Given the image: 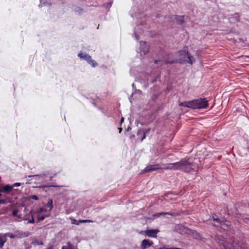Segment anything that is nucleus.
I'll return each mask as SVG.
<instances>
[{
    "label": "nucleus",
    "instance_id": "nucleus-1",
    "mask_svg": "<svg viewBox=\"0 0 249 249\" xmlns=\"http://www.w3.org/2000/svg\"><path fill=\"white\" fill-rule=\"evenodd\" d=\"M196 165L194 163L190 162L185 159H182L178 162V170H181L184 172L189 173L194 170Z\"/></svg>",
    "mask_w": 249,
    "mask_h": 249
},
{
    "label": "nucleus",
    "instance_id": "nucleus-2",
    "mask_svg": "<svg viewBox=\"0 0 249 249\" xmlns=\"http://www.w3.org/2000/svg\"><path fill=\"white\" fill-rule=\"evenodd\" d=\"M178 53L179 56V61L180 63L184 62L190 64H193V63L196 61L194 57L192 55H190L187 51H179Z\"/></svg>",
    "mask_w": 249,
    "mask_h": 249
},
{
    "label": "nucleus",
    "instance_id": "nucleus-3",
    "mask_svg": "<svg viewBox=\"0 0 249 249\" xmlns=\"http://www.w3.org/2000/svg\"><path fill=\"white\" fill-rule=\"evenodd\" d=\"M208 106V101L206 98H199L194 100V109L206 108Z\"/></svg>",
    "mask_w": 249,
    "mask_h": 249
},
{
    "label": "nucleus",
    "instance_id": "nucleus-4",
    "mask_svg": "<svg viewBox=\"0 0 249 249\" xmlns=\"http://www.w3.org/2000/svg\"><path fill=\"white\" fill-rule=\"evenodd\" d=\"M177 61V60L174 58L172 56V54H169L166 57L164 58L162 60H155V63L156 64H159V63H161L160 65H162L163 64H172L175 63Z\"/></svg>",
    "mask_w": 249,
    "mask_h": 249
},
{
    "label": "nucleus",
    "instance_id": "nucleus-5",
    "mask_svg": "<svg viewBox=\"0 0 249 249\" xmlns=\"http://www.w3.org/2000/svg\"><path fill=\"white\" fill-rule=\"evenodd\" d=\"M212 218L213 221L214 222L213 224L216 225V223L219 224L222 226H225L226 227H228L230 226V222L225 220H221V219L218 218L217 216L215 214H213L212 215Z\"/></svg>",
    "mask_w": 249,
    "mask_h": 249
},
{
    "label": "nucleus",
    "instance_id": "nucleus-6",
    "mask_svg": "<svg viewBox=\"0 0 249 249\" xmlns=\"http://www.w3.org/2000/svg\"><path fill=\"white\" fill-rule=\"evenodd\" d=\"M140 53L141 55H142V54L144 55L149 52V46L146 44V42L145 41L141 42L140 43Z\"/></svg>",
    "mask_w": 249,
    "mask_h": 249
},
{
    "label": "nucleus",
    "instance_id": "nucleus-7",
    "mask_svg": "<svg viewBox=\"0 0 249 249\" xmlns=\"http://www.w3.org/2000/svg\"><path fill=\"white\" fill-rule=\"evenodd\" d=\"M160 168H161L160 167V165L158 164L149 165L144 168L143 172H149L153 171H155Z\"/></svg>",
    "mask_w": 249,
    "mask_h": 249
},
{
    "label": "nucleus",
    "instance_id": "nucleus-8",
    "mask_svg": "<svg viewBox=\"0 0 249 249\" xmlns=\"http://www.w3.org/2000/svg\"><path fill=\"white\" fill-rule=\"evenodd\" d=\"M145 234L150 237H156L157 233L159 232L158 230H147L144 231Z\"/></svg>",
    "mask_w": 249,
    "mask_h": 249
},
{
    "label": "nucleus",
    "instance_id": "nucleus-9",
    "mask_svg": "<svg viewBox=\"0 0 249 249\" xmlns=\"http://www.w3.org/2000/svg\"><path fill=\"white\" fill-rule=\"evenodd\" d=\"M153 244V243L152 241L148 239H144L142 242L141 249H146V248H148L152 246Z\"/></svg>",
    "mask_w": 249,
    "mask_h": 249
},
{
    "label": "nucleus",
    "instance_id": "nucleus-10",
    "mask_svg": "<svg viewBox=\"0 0 249 249\" xmlns=\"http://www.w3.org/2000/svg\"><path fill=\"white\" fill-rule=\"evenodd\" d=\"M179 106L191 108L194 109V100L187 102H181L179 104Z\"/></svg>",
    "mask_w": 249,
    "mask_h": 249
},
{
    "label": "nucleus",
    "instance_id": "nucleus-11",
    "mask_svg": "<svg viewBox=\"0 0 249 249\" xmlns=\"http://www.w3.org/2000/svg\"><path fill=\"white\" fill-rule=\"evenodd\" d=\"M163 168L165 170H178V162L169 163Z\"/></svg>",
    "mask_w": 249,
    "mask_h": 249
},
{
    "label": "nucleus",
    "instance_id": "nucleus-12",
    "mask_svg": "<svg viewBox=\"0 0 249 249\" xmlns=\"http://www.w3.org/2000/svg\"><path fill=\"white\" fill-rule=\"evenodd\" d=\"M170 215L172 216L175 215V213H156V214L153 215V218L159 217L161 215Z\"/></svg>",
    "mask_w": 249,
    "mask_h": 249
},
{
    "label": "nucleus",
    "instance_id": "nucleus-13",
    "mask_svg": "<svg viewBox=\"0 0 249 249\" xmlns=\"http://www.w3.org/2000/svg\"><path fill=\"white\" fill-rule=\"evenodd\" d=\"M137 136L141 141H142L145 138V132L142 129H139L137 132Z\"/></svg>",
    "mask_w": 249,
    "mask_h": 249
},
{
    "label": "nucleus",
    "instance_id": "nucleus-14",
    "mask_svg": "<svg viewBox=\"0 0 249 249\" xmlns=\"http://www.w3.org/2000/svg\"><path fill=\"white\" fill-rule=\"evenodd\" d=\"M6 241V238H5V235L3 234H0V248H2L4 244Z\"/></svg>",
    "mask_w": 249,
    "mask_h": 249
},
{
    "label": "nucleus",
    "instance_id": "nucleus-15",
    "mask_svg": "<svg viewBox=\"0 0 249 249\" xmlns=\"http://www.w3.org/2000/svg\"><path fill=\"white\" fill-rule=\"evenodd\" d=\"M30 232H18L17 235V236L19 238H22L24 237H26L29 236L30 235Z\"/></svg>",
    "mask_w": 249,
    "mask_h": 249
},
{
    "label": "nucleus",
    "instance_id": "nucleus-16",
    "mask_svg": "<svg viewBox=\"0 0 249 249\" xmlns=\"http://www.w3.org/2000/svg\"><path fill=\"white\" fill-rule=\"evenodd\" d=\"M12 185H6L2 189L0 190V192H9L13 189Z\"/></svg>",
    "mask_w": 249,
    "mask_h": 249
},
{
    "label": "nucleus",
    "instance_id": "nucleus-17",
    "mask_svg": "<svg viewBox=\"0 0 249 249\" xmlns=\"http://www.w3.org/2000/svg\"><path fill=\"white\" fill-rule=\"evenodd\" d=\"M87 62L91 65L93 67H95L97 65V63L95 62L94 60L92 59L91 57L89 55V58L87 59Z\"/></svg>",
    "mask_w": 249,
    "mask_h": 249
},
{
    "label": "nucleus",
    "instance_id": "nucleus-18",
    "mask_svg": "<svg viewBox=\"0 0 249 249\" xmlns=\"http://www.w3.org/2000/svg\"><path fill=\"white\" fill-rule=\"evenodd\" d=\"M78 56L82 59L87 60V59L89 58V54L80 53H78Z\"/></svg>",
    "mask_w": 249,
    "mask_h": 249
},
{
    "label": "nucleus",
    "instance_id": "nucleus-19",
    "mask_svg": "<svg viewBox=\"0 0 249 249\" xmlns=\"http://www.w3.org/2000/svg\"><path fill=\"white\" fill-rule=\"evenodd\" d=\"M184 16H176L175 18L178 24H181L183 21Z\"/></svg>",
    "mask_w": 249,
    "mask_h": 249
},
{
    "label": "nucleus",
    "instance_id": "nucleus-20",
    "mask_svg": "<svg viewBox=\"0 0 249 249\" xmlns=\"http://www.w3.org/2000/svg\"><path fill=\"white\" fill-rule=\"evenodd\" d=\"M62 249H74V247L68 243L67 245L63 246Z\"/></svg>",
    "mask_w": 249,
    "mask_h": 249
},
{
    "label": "nucleus",
    "instance_id": "nucleus-21",
    "mask_svg": "<svg viewBox=\"0 0 249 249\" xmlns=\"http://www.w3.org/2000/svg\"><path fill=\"white\" fill-rule=\"evenodd\" d=\"M18 211L17 210H15L13 212L12 214L14 216H17L18 218L22 219V218L21 216V214H18Z\"/></svg>",
    "mask_w": 249,
    "mask_h": 249
},
{
    "label": "nucleus",
    "instance_id": "nucleus-22",
    "mask_svg": "<svg viewBox=\"0 0 249 249\" xmlns=\"http://www.w3.org/2000/svg\"><path fill=\"white\" fill-rule=\"evenodd\" d=\"M53 203L52 199H49L46 205L47 207L50 208V210H51L53 208Z\"/></svg>",
    "mask_w": 249,
    "mask_h": 249
},
{
    "label": "nucleus",
    "instance_id": "nucleus-23",
    "mask_svg": "<svg viewBox=\"0 0 249 249\" xmlns=\"http://www.w3.org/2000/svg\"><path fill=\"white\" fill-rule=\"evenodd\" d=\"M138 29L139 28H138V29H136L135 31H134V35H135V38L137 39V40H138L139 39V34L141 33V32H140L139 31H138Z\"/></svg>",
    "mask_w": 249,
    "mask_h": 249
},
{
    "label": "nucleus",
    "instance_id": "nucleus-24",
    "mask_svg": "<svg viewBox=\"0 0 249 249\" xmlns=\"http://www.w3.org/2000/svg\"><path fill=\"white\" fill-rule=\"evenodd\" d=\"M22 219L24 221H26V220L28 221V222L29 223H34V222H35V220H34L33 216H32L31 219L27 218H22Z\"/></svg>",
    "mask_w": 249,
    "mask_h": 249
},
{
    "label": "nucleus",
    "instance_id": "nucleus-25",
    "mask_svg": "<svg viewBox=\"0 0 249 249\" xmlns=\"http://www.w3.org/2000/svg\"><path fill=\"white\" fill-rule=\"evenodd\" d=\"M3 235H5V238L7 236V237H9L11 238H14L16 236L14 235L13 234L11 233H5V234H3Z\"/></svg>",
    "mask_w": 249,
    "mask_h": 249
},
{
    "label": "nucleus",
    "instance_id": "nucleus-26",
    "mask_svg": "<svg viewBox=\"0 0 249 249\" xmlns=\"http://www.w3.org/2000/svg\"><path fill=\"white\" fill-rule=\"evenodd\" d=\"M233 18H235L236 21L238 22L239 21V15H238V14H235L233 15Z\"/></svg>",
    "mask_w": 249,
    "mask_h": 249
},
{
    "label": "nucleus",
    "instance_id": "nucleus-27",
    "mask_svg": "<svg viewBox=\"0 0 249 249\" xmlns=\"http://www.w3.org/2000/svg\"><path fill=\"white\" fill-rule=\"evenodd\" d=\"M71 223L73 224L79 225L80 223H81V222H80V220L77 221L75 219H72Z\"/></svg>",
    "mask_w": 249,
    "mask_h": 249
},
{
    "label": "nucleus",
    "instance_id": "nucleus-28",
    "mask_svg": "<svg viewBox=\"0 0 249 249\" xmlns=\"http://www.w3.org/2000/svg\"><path fill=\"white\" fill-rule=\"evenodd\" d=\"M31 199H34V200H37L38 199L37 196H35V195H33V196H31Z\"/></svg>",
    "mask_w": 249,
    "mask_h": 249
},
{
    "label": "nucleus",
    "instance_id": "nucleus-29",
    "mask_svg": "<svg viewBox=\"0 0 249 249\" xmlns=\"http://www.w3.org/2000/svg\"><path fill=\"white\" fill-rule=\"evenodd\" d=\"M80 222H81V223H86V222H91L92 221L91 220H80Z\"/></svg>",
    "mask_w": 249,
    "mask_h": 249
},
{
    "label": "nucleus",
    "instance_id": "nucleus-30",
    "mask_svg": "<svg viewBox=\"0 0 249 249\" xmlns=\"http://www.w3.org/2000/svg\"><path fill=\"white\" fill-rule=\"evenodd\" d=\"M21 185L20 183H15L12 185L13 188L14 187H18L19 186Z\"/></svg>",
    "mask_w": 249,
    "mask_h": 249
},
{
    "label": "nucleus",
    "instance_id": "nucleus-31",
    "mask_svg": "<svg viewBox=\"0 0 249 249\" xmlns=\"http://www.w3.org/2000/svg\"><path fill=\"white\" fill-rule=\"evenodd\" d=\"M44 218H45V217L41 216V217H39L38 218V221H42L44 219Z\"/></svg>",
    "mask_w": 249,
    "mask_h": 249
},
{
    "label": "nucleus",
    "instance_id": "nucleus-32",
    "mask_svg": "<svg viewBox=\"0 0 249 249\" xmlns=\"http://www.w3.org/2000/svg\"><path fill=\"white\" fill-rule=\"evenodd\" d=\"M6 201L3 199H0V204H5Z\"/></svg>",
    "mask_w": 249,
    "mask_h": 249
},
{
    "label": "nucleus",
    "instance_id": "nucleus-33",
    "mask_svg": "<svg viewBox=\"0 0 249 249\" xmlns=\"http://www.w3.org/2000/svg\"><path fill=\"white\" fill-rule=\"evenodd\" d=\"M150 128H148V129L145 130L144 132H145V134H146L150 132Z\"/></svg>",
    "mask_w": 249,
    "mask_h": 249
},
{
    "label": "nucleus",
    "instance_id": "nucleus-34",
    "mask_svg": "<svg viewBox=\"0 0 249 249\" xmlns=\"http://www.w3.org/2000/svg\"><path fill=\"white\" fill-rule=\"evenodd\" d=\"M124 118L123 117H122L121 120V124L123 123L124 122Z\"/></svg>",
    "mask_w": 249,
    "mask_h": 249
},
{
    "label": "nucleus",
    "instance_id": "nucleus-35",
    "mask_svg": "<svg viewBox=\"0 0 249 249\" xmlns=\"http://www.w3.org/2000/svg\"><path fill=\"white\" fill-rule=\"evenodd\" d=\"M245 221L246 222V223H248L249 222V219H246L245 218Z\"/></svg>",
    "mask_w": 249,
    "mask_h": 249
},
{
    "label": "nucleus",
    "instance_id": "nucleus-36",
    "mask_svg": "<svg viewBox=\"0 0 249 249\" xmlns=\"http://www.w3.org/2000/svg\"><path fill=\"white\" fill-rule=\"evenodd\" d=\"M39 176V175H34V176H31V175H30V176H28V177H29V178H30V177H33V176Z\"/></svg>",
    "mask_w": 249,
    "mask_h": 249
},
{
    "label": "nucleus",
    "instance_id": "nucleus-37",
    "mask_svg": "<svg viewBox=\"0 0 249 249\" xmlns=\"http://www.w3.org/2000/svg\"><path fill=\"white\" fill-rule=\"evenodd\" d=\"M118 129L119 130V133H120L122 131V128H119Z\"/></svg>",
    "mask_w": 249,
    "mask_h": 249
},
{
    "label": "nucleus",
    "instance_id": "nucleus-38",
    "mask_svg": "<svg viewBox=\"0 0 249 249\" xmlns=\"http://www.w3.org/2000/svg\"><path fill=\"white\" fill-rule=\"evenodd\" d=\"M43 211H44V210H43V209H42V208H41V209H40V210H39V212H43Z\"/></svg>",
    "mask_w": 249,
    "mask_h": 249
},
{
    "label": "nucleus",
    "instance_id": "nucleus-39",
    "mask_svg": "<svg viewBox=\"0 0 249 249\" xmlns=\"http://www.w3.org/2000/svg\"><path fill=\"white\" fill-rule=\"evenodd\" d=\"M107 4H108V6H111V3H108Z\"/></svg>",
    "mask_w": 249,
    "mask_h": 249
},
{
    "label": "nucleus",
    "instance_id": "nucleus-40",
    "mask_svg": "<svg viewBox=\"0 0 249 249\" xmlns=\"http://www.w3.org/2000/svg\"><path fill=\"white\" fill-rule=\"evenodd\" d=\"M2 196V195H1V194H0V196Z\"/></svg>",
    "mask_w": 249,
    "mask_h": 249
}]
</instances>
